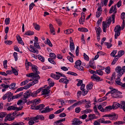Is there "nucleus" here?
<instances>
[{
  "mask_svg": "<svg viewBox=\"0 0 125 125\" xmlns=\"http://www.w3.org/2000/svg\"><path fill=\"white\" fill-rule=\"evenodd\" d=\"M6 94L8 101L10 102L11 101V97L13 95V94L11 93L10 92H8Z\"/></svg>",
  "mask_w": 125,
  "mask_h": 125,
  "instance_id": "nucleus-12",
  "label": "nucleus"
},
{
  "mask_svg": "<svg viewBox=\"0 0 125 125\" xmlns=\"http://www.w3.org/2000/svg\"><path fill=\"white\" fill-rule=\"evenodd\" d=\"M24 123L23 122H13L12 125H24Z\"/></svg>",
  "mask_w": 125,
  "mask_h": 125,
  "instance_id": "nucleus-45",
  "label": "nucleus"
},
{
  "mask_svg": "<svg viewBox=\"0 0 125 125\" xmlns=\"http://www.w3.org/2000/svg\"><path fill=\"white\" fill-rule=\"evenodd\" d=\"M34 46L38 49H40L41 48L39 44L37 42H34Z\"/></svg>",
  "mask_w": 125,
  "mask_h": 125,
  "instance_id": "nucleus-63",
  "label": "nucleus"
},
{
  "mask_svg": "<svg viewBox=\"0 0 125 125\" xmlns=\"http://www.w3.org/2000/svg\"><path fill=\"white\" fill-rule=\"evenodd\" d=\"M32 85L30 83L27 84L24 87H23V88L24 89H27Z\"/></svg>",
  "mask_w": 125,
  "mask_h": 125,
  "instance_id": "nucleus-39",
  "label": "nucleus"
},
{
  "mask_svg": "<svg viewBox=\"0 0 125 125\" xmlns=\"http://www.w3.org/2000/svg\"><path fill=\"white\" fill-rule=\"evenodd\" d=\"M33 77V78L37 79H39L40 78V77L38 74L37 72H35L34 73V75Z\"/></svg>",
  "mask_w": 125,
  "mask_h": 125,
  "instance_id": "nucleus-30",
  "label": "nucleus"
},
{
  "mask_svg": "<svg viewBox=\"0 0 125 125\" xmlns=\"http://www.w3.org/2000/svg\"><path fill=\"white\" fill-rule=\"evenodd\" d=\"M108 1V0H104V1L102 0V2L100 3L101 6H103L104 5L106 6Z\"/></svg>",
  "mask_w": 125,
  "mask_h": 125,
  "instance_id": "nucleus-29",
  "label": "nucleus"
},
{
  "mask_svg": "<svg viewBox=\"0 0 125 125\" xmlns=\"http://www.w3.org/2000/svg\"><path fill=\"white\" fill-rule=\"evenodd\" d=\"M7 114L5 112L0 113V121H2L3 118L5 117Z\"/></svg>",
  "mask_w": 125,
  "mask_h": 125,
  "instance_id": "nucleus-23",
  "label": "nucleus"
},
{
  "mask_svg": "<svg viewBox=\"0 0 125 125\" xmlns=\"http://www.w3.org/2000/svg\"><path fill=\"white\" fill-rule=\"evenodd\" d=\"M29 81V79H26L24 81H23L21 82V85L23 86V85H25Z\"/></svg>",
  "mask_w": 125,
  "mask_h": 125,
  "instance_id": "nucleus-44",
  "label": "nucleus"
},
{
  "mask_svg": "<svg viewBox=\"0 0 125 125\" xmlns=\"http://www.w3.org/2000/svg\"><path fill=\"white\" fill-rule=\"evenodd\" d=\"M104 44L105 45L107 46V47L108 48H110L112 46L110 43H109L108 42H105Z\"/></svg>",
  "mask_w": 125,
  "mask_h": 125,
  "instance_id": "nucleus-64",
  "label": "nucleus"
},
{
  "mask_svg": "<svg viewBox=\"0 0 125 125\" xmlns=\"http://www.w3.org/2000/svg\"><path fill=\"white\" fill-rule=\"evenodd\" d=\"M98 108L101 112H104V109L103 107L101 105H99L98 107Z\"/></svg>",
  "mask_w": 125,
  "mask_h": 125,
  "instance_id": "nucleus-53",
  "label": "nucleus"
},
{
  "mask_svg": "<svg viewBox=\"0 0 125 125\" xmlns=\"http://www.w3.org/2000/svg\"><path fill=\"white\" fill-rule=\"evenodd\" d=\"M10 20V18H6L5 21V24L6 25H8L9 24Z\"/></svg>",
  "mask_w": 125,
  "mask_h": 125,
  "instance_id": "nucleus-56",
  "label": "nucleus"
},
{
  "mask_svg": "<svg viewBox=\"0 0 125 125\" xmlns=\"http://www.w3.org/2000/svg\"><path fill=\"white\" fill-rule=\"evenodd\" d=\"M97 11L96 13V17H99L102 12V9L101 6H99L97 9Z\"/></svg>",
  "mask_w": 125,
  "mask_h": 125,
  "instance_id": "nucleus-9",
  "label": "nucleus"
},
{
  "mask_svg": "<svg viewBox=\"0 0 125 125\" xmlns=\"http://www.w3.org/2000/svg\"><path fill=\"white\" fill-rule=\"evenodd\" d=\"M67 73L68 74H70L75 76H77V74L76 73L73 72H71L70 71H69Z\"/></svg>",
  "mask_w": 125,
  "mask_h": 125,
  "instance_id": "nucleus-61",
  "label": "nucleus"
},
{
  "mask_svg": "<svg viewBox=\"0 0 125 125\" xmlns=\"http://www.w3.org/2000/svg\"><path fill=\"white\" fill-rule=\"evenodd\" d=\"M108 117L110 120H115L117 119L118 116H116L115 114L113 113L108 115H105L103 116V117Z\"/></svg>",
  "mask_w": 125,
  "mask_h": 125,
  "instance_id": "nucleus-2",
  "label": "nucleus"
},
{
  "mask_svg": "<svg viewBox=\"0 0 125 125\" xmlns=\"http://www.w3.org/2000/svg\"><path fill=\"white\" fill-rule=\"evenodd\" d=\"M95 29L96 31L97 34H100V33L102 32V31L100 27H95Z\"/></svg>",
  "mask_w": 125,
  "mask_h": 125,
  "instance_id": "nucleus-24",
  "label": "nucleus"
},
{
  "mask_svg": "<svg viewBox=\"0 0 125 125\" xmlns=\"http://www.w3.org/2000/svg\"><path fill=\"white\" fill-rule=\"evenodd\" d=\"M25 34L27 35H33L34 34V32L33 31H29L26 32Z\"/></svg>",
  "mask_w": 125,
  "mask_h": 125,
  "instance_id": "nucleus-43",
  "label": "nucleus"
},
{
  "mask_svg": "<svg viewBox=\"0 0 125 125\" xmlns=\"http://www.w3.org/2000/svg\"><path fill=\"white\" fill-rule=\"evenodd\" d=\"M64 109V108H62L61 109H60L56 111L54 113V114H58L62 112Z\"/></svg>",
  "mask_w": 125,
  "mask_h": 125,
  "instance_id": "nucleus-54",
  "label": "nucleus"
},
{
  "mask_svg": "<svg viewBox=\"0 0 125 125\" xmlns=\"http://www.w3.org/2000/svg\"><path fill=\"white\" fill-rule=\"evenodd\" d=\"M125 123V121H119L114 122V124L119 125L121 124H123Z\"/></svg>",
  "mask_w": 125,
  "mask_h": 125,
  "instance_id": "nucleus-41",
  "label": "nucleus"
},
{
  "mask_svg": "<svg viewBox=\"0 0 125 125\" xmlns=\"http://www.w3.org/2000/svg\"><path fill=\"white\" fill-rule=\"evenodd\" d=\"M69 81V80L66 78H62L59 80V82H63L65 83L66 84H67Z\"/></svg>",
  "mask_w": 125,
  "mask_h": 125,
  "instance_id": "nucleus-22",
  "label": "nucleus"
},
{
  "mask_svg": "<svg viewBox=\"0 0 125 125\" xmlns=\"http://www.w3.org/2000/svg\"><path fill=\"white\" fill-rule=\"evenodd\" d=\"M17 54V52H14L13 54V55L14 58L15 60V61H17L18 60Z\"/></svg>",
  "mask_w": 125,
  "mask_h": 125,
  "instance_id": "nucleus-50",
  "label": "nucleus"
},
{
  "mask_svg": "<svg viewBox=\"0 0 125 125\" xmlns=\"http://www.w3.org/2000/svg\"><path fill=\"white\" fill-rule=\"evenodd\" d=\"M81 63L82 62L80 60H77L75 62V65L74 66V67L80 71L83 70V67L81 66Z\"/></svg>",
  "mask_w": 125,
  "mask_h": 125,
  "instance_id": "nucleus-3",
  "label": "nucleus"
},
{
  "mask_svg": "<svg viewBox=\"0 0 125 125\" xmlns=\"http://www.w3.org/2000/svg\"><path fill=\"white\" fill-rule=\"evenodd\" d=\"M121 30V27L120 25H117L115 27L114 31L115 32V39H117V36L120 35V31Z\"/></svg>",
  "mask_w": 125,
  "mask_h": 125,
  "instance_id": "nucleus-1",
  "label": "nucleus"
},
{
  "mask_svg": "<svg viewBox=\"0 0 125 125\" xmlns=\"http://www.w3.org/2000/svg\"><path fill=\"white\" fill-rule=\"evenodd\" d=\"M70 50H73L74 48V45L73 42H70Z\"/></svg>",
  "mask_w": 125,
  "mask_h": 125,
  "instance_id": "nucleus-37",
  "label": "nucleus"
},
{
  "mask_svg": "<svg viewBox=\"0 0 125 125\" xmlns=\"http://www.w3.org/2000/svg\"><path fill=\"white\" fill-rule=\"evenodd\" d=\"M42 95H44L43 97L44 98L46 97V96H48L49 95L48 94L50 93V90L47 91L46 90V88H44L42 89Z\"/></svg>",
  "mask_w": 125,
  "mask_h": 125,
  "instance_id": "nucleus-8",
  "label": "nucleus"
},
{
  "mask_svg": "<svg viewBox=\"0 0 125 125\" xmlns=\"http://www.w3.org/2000/svg\"><path fill=\"white\" fill-rule=\"evenodd\" d=\"M79 31L83 32H87L88 31V30L86 28H80L78 29Z\"/></svg>",
  "mask_w": 125,
  "mask_h": 125,
  "instance_id": "nucleus-27",
  "label": "nucleus"
},
{
  "mask_svg": "<svg viewBox=\"0 0 125 125\" xmlns=\"http://www.w3.org/2000/svg\"><path fill=\"white\" fill-rule=\"evenodd\" d=\"M124 51L123 50L119 51L118 52L117 55H116L115 57H118L119 58L124 54Z\"/></svg>",
  "mask_w": 125,
  "mask_h": 125,
  "instance_id": "nucleus-21",
  "label": "nucleus"
},
{
  "mask_svg": "<svg viewBox=\"0 0 125 125\" xmlns=\"http://www.w3.org/2000/svg\"><path fill=\"white\" fill-rule=\"evenodd\" d=\"M117 52V50H114L110 54V55L111 56L113 57H115V55L116 53Z\"/></svg>",
  "mask_w": 125,
  "mask_h": 125,
  "instance_id": "nucleus-38",
  "label": "nucleus"
},
{
  "mask_svg": "<svg viewBox=\"0 0 125 125\" xmlns=\"http://www.w3.org/2000/svg\"><path fill=\"white\" fill-rule=\"evenodd\" d=\"M16 107L13 106H11L8 107L7 108L8 110H15Z\"/></svg>",
  "mask_w": 125,
  "mask_h": 125,
  "instance_id": "nucleus-49",
  "label": "nucleus"
},
{
  "mask_svg": "<svg viewBox=\"0 0 125 125\" xmlns=\"http://www.w3.org/2000/svg\"><path fill=\"white\" fill-rule=\"evenodd\" d=\"M38 79H34V81L31 83L32 85L38 83Z\"/></svg>",
  "mask_w": 125,
  "mask_h": 125,
  "instance_id": "nucleus-57",
  "label": "nucleus"
},
{
  "mask_svg": "<svg viewBox=\"0 0 125 125\" xmlns=\"http://www.w3.org/2000/svg\"><path fill=\"white\" fill-rule=\"evenodd\" d=\"M112 109V106L109 105L108 106H106L104 108V112H106L110 110H111Z\"/></svg>",
  "mask_w": 125,
  "mask_h": 125,
  "instance_id": "nucleus-31",
  "label": "nucleus"
},
{
  "mask_svg": "<svg viewBox=\"0 0 125 125\" xmlns=\"http://www.w3.org/2000/svg\"><path fill=\"white\" fill-rule=\"evenodd\" d=\"M72 124L74 125H77L80 124L82 123V122L80 121L79 119L75 118L72 120Z\"/></svg>",
  "mask_w": 125,
  "mask_h": 125,
  "instance_id": "nucleus-7",
  "label": "nucleus"
},
{
  "mask_svg": "<svg viewBox=\"0 0 125 125\" xmlns=\"http://www.w3.org/2000/svg\"><path fill=\"white\" fill-rule=\"evenodd\" d=\"M93 83H90L88 84L86 86L87 90H89L91 89L93 87Z\"/></svg>",
  "mask_w": 125,
  "mask_h": 125,
  "instance_id": "nucleus-26",
  "label": "nucleus"
},
{
  "mask_svg": "<svg viewBox=\"0 0 125 125\" xmlns=\"http://www.w3.org/2000/svg\"><path fill=\"white\" fill-rule=\"evenodd\" d=\"M16 84L14 83H12L9 85V88L10 89H14V87L15 86Z\"/></svg>",
  "mask_w": 125,
  "mask_h": 125,
  "instance_id": "nucleus-59",
  "label": "nucleus"
},
{
  "mask_svg": "<svg viewBox=\"0 0 125 125\" xmlns=\"http://www.w3.org/2000/svg\"><path fill=\"white\" fill-rule=\"evenodd\" d=\"M73 30L72 29H68L66 30L65 31H64V33L67 34H69L73 32Z\"/></svg>",
  "mask_w": 125,
  "mask_h": 125,
  "instance_id": "nucleus-33",
  "label": "nucleus"
},
{
  "mask_svg": "<svg viewBox=\"0 0 125 125\" xmlns=\"http://www.w3.org/2000/svg\"><path fill=\"white\" fill-rule=\"evenodd\" d=\"M121 75H117V78L115 81V82L117 84L123 87H125V83H123L120 82L121 79L120 78L121 77Z\"/></svg>",
  "mask_w": 125,
  "mask_h": 125,
  "instance_id": "nucleus-4",
  "label": "nucleus"
},
{
  "mask_svg": "<svg viewBox=\"0 0 125 125\" xmlns=\"http://www.w3.org/2000/svg\"><path fill=\"white\" fill-rule=\"evenodd\" d=\"M33 25L35 29L39 31L40 29V26L39 25L35 23H33Z\"/></svg>",
  "mask_w": 125,
  "mask_h": 125,
  "instance_id": "nucleus-25",
  "label": "nucleus"
},
{
  "mask_svg": "<svg viewBox=\"0 0 125 125\" xmlns=\"http://www.w3.org/2000/svg\"><path fill=\"white\" fill-rule=\"evenodd\" d=\"M109 88L110 89H112L111 91L108 92L105 95L106 96L108 94L110 93L111 94H113L116 92H118V91L117 90L115 89H113L112 87H110Z\"/></svg>",
  "mask_w": 125,
  "mask_h": 125,
  "instance_id": "nucleus-11",
  "label": "nucleus"
},
{
  "mask_svg": "<svg viewBox=\"0 0 125 125\" xmlns=\"http://www.w3.org/2000/svg\"><path fill=\"white\" fill-rule=\"evenodd\" d=\"M120 104H119L117 102H114L112 106V109H116L119 107H120Z\"/></svg>",
  "mask_w": 125,
  "mask_h": 125,
  "instance_id": "nucleus-13",
  "label": "nucleus"
},
{
  "mask_svg": "<svg viewBox=\"0 0 125 125\" xmlns=\"http://www.w3.org/2000/svg\"><path fill=\"white\" fill-rule=\"evenodd\" d=\"M91 78L93 80H95L98 81L103 80L102 79H100V78L99 76L95 74H94L93 75L91 76Z\"/></svg>",
  "mask_w": 125,
  "mask_h": 125,
  "instance_id": "nucleus-10",
  "label": "nucleus"
},
{
  "mask_svg": "<svg viewBox=\"0 0 125 125\" xmlns=\"http://www.w3.org/2000/svg\"><path fill=\"white\" fill-rule=\"evenodd\" d=\"M0 86L6 89L9 87V85H6L4 83L1 84Z\"/></svg>",
  "mask_w": 125,
  "mask_h": 125,
  "instance_id": "nucleus-55",
  "label": "nucleus"
},
{
  "mask_svg": "<svg viewBox=\"0 0 125 125\" xmlns=\"http://www.w3.org/2000/svg\"><path fill=\"white\" fill-rule=\"evenodd\" d=\"M38 59L39 60L42 62H44V58L43 57L40 55H38Z\"/></svg>",
  "mask_w": 125,
  "mask_h": 125,
  "instance_id": "nucleus-36",
  "label": "nucleus"
},
{
  "mask_svg": "<svg viewBox=\"0 0 125 125\" xmlns=\"http://www.w3.org/2000/svg\"><path fill=\"white\" fill-rule=\"evenodd\" d=\"M12 68V70L13 72V73L16 75H17L18 74V70H16L14 68H13L12 67H11Z\"/></svg>",
  "mask_w": 125,
  "mask_h": 125,
  "instance_id": "nucleus-35",
  "label": "nucleus"
},
{
  "mask_svg": "<svg viewBox=\"0 0 125 125\" xmlns=\"http://www.w3.org/2000/svg\"><path fill=\"white\" fill-rule=\"evenodd\" d=\"M29 50L30 51L32 52L33 53H37L38 54V51L37 50H36V49H35L34 48H33L31 50H30L29 49Z\"/></svg>",
  "mask_w": 125,
  "mask_h": 125,
  "instance_id": "nucleus-52",
  "label": "nucleus"
},
{
  "mask_svg": "<svg viewBox=\"0 0 125 125\" xmlns=\"http://www.w3.org/2000/svg\"><path fill=\"white\" fill-rule=\"evenodd\" d=\"M121 102L120 108L122 109L125 112V101H121Z\"/></svg>",
  "mask_w": 125,
  "mask_h": 125,
  "instance_id": "nucleus-20",
  "label": "nucleus"
},
{
  "mask_svg": "<svg viewBox=\"0 0 125 125\" xmlns=\"http://www.w3.org/2000/svg\"><path fill=\"white\" fill-rule=\"evenodd\" d=\"M118 92H116L115 93L111 94L112 96L114 98H117L119 97V95L118 94Z\"/></svg>",
  "mask_w": 125,
  "mask_h": 125,
  "instance_id": "nucleus-32",
  "label": "nucleus"
},
{
  "mask_svg": "<svg viewBox=\"0 0 125 125\" xmlns=\"http://www.w3.org/2000/svg\"><path fill=\"white\" fill-rule=\"evenodd\" d=\"M56 73L57 75H55L53 73H52L51 74V76L52 78L56 80H58L60 78V76H62V74L58 72H56Z\"/></svg>",
  "mask_w": 125,
  "mask_h": 125,
  "instance_id": "nucleus-5",
  "label": "nucleus"
},
{
  "mask_svg": "<svg viewBox=\"0 0 125 125\" xmlns=\"http://www.w3.org/2000/svg\"><path fill=\"white\" fill-rule=\"evenodd\" d=\"M93 62L90 61L89 62V64L90 66L93 69H95L96 68V66L93 64Z\"/></svg>",
  "mask_w": 125,
  "mask_h": 125,
  "instance_id": "nucleus-42",
  "label": "nucleus"
},
{
  "mask_svg": "<svg viewBox=\"0 0 125 125\" xmlns=\"http://www.w3.org/2000/svg\"><path fill=\"white\" fill-rule=\"evenodd\" d=\"M11 114H10L7 115L5 117V119L7 120L10 121L14 119V117L11 116Z\"/></svg>",
  "mask_w": 125,
  "mask_h": 125,
  "instance_id": "nucleus-16",
  "label": "nucleus"
},
{
  "mask_svg": "<svg viewBox=\"0 0 125 125\" xmlns=\"http://www.w3.org/2000/svg\"><path fill=\"white\" fill-rule=\"evenodd\" d=\"M37 66L35 65H33L31 67V69L33 72H37Z\"/></svg>",
  "mask_w": 125,
  "mask_h": 125,
  "instance_id": "nucleus-34",
  "label": "nucleus"
},
{
  "mask_svg": "<svg viewBox=\"0 0 125 125\" xmlns=\"http://www.w3.org/2000/svg\"><path fill=\"white\" fill-rule=\"evenodd\" d=\"M40 100L39 99L38 100L35 99L34 100V102H35V103L32 104L31 105V107H35L36 105L40 103Z\"/></svg>",
  "mask_w": 125,
  "mask_h": 125,
  "instance_id": "nucleus-19",
  "label": "nucleus"
},
{
  "mask_svg": "<svg viewBox=\"0 0 125 125\" xmlns=\"http://www.w3.org/2000/svg\"><path fill=\"white\" fill-rule=\"evenodd\" d=\"M105 120V119L104 118H102L99 119L97 120L99 122V123H104V120Z\"/></svg>",
  "mask_w": 125,
  "mask_h": 125,
  "instance_id": "nucleus-46",
  "label": "nucleus"
},
{
  "mask_svg": "<svg viewBox=\"0 0 125 125\" xmlns=\"http://www.w3.org/2000/svg\"><path fill=\"white\" fill-rule=\"evenodd\" d=\"M44 105L43 104H39L36 107V108H32V109H35L36 110L40 109L41 110L44 107Z\"/></svg>",
  "mask_w": 125,
  "mask_h": 125,
  "instance_id": "nucleus-18",
  "label": "nucleus"
},
{
  "mask_svg": "<svg viewBox=\"0 0 125 125\" xmlns=\"http://www.w3.org/2000/svg\"><path fill=\"white\" fill-rule=\"evenodd\" d=\"M83 57L84 59L87 61H88L89 60V57L86 53H83Z\"/></svg>",
  "mask_w": 125,
  "mask_h": 125,
  "instance_id": "nucleus-60",
  "label": "nucleus"
},
{
  "mask_svg": "<svg viewBox=\"0 0 125 125\" xmlns=\"http://www.w3.org/2000/svg\"><path fill=\"white\" fill-rule=\"evenodd\" d=\"M49 27L51 33H52L53 35H55V30L52 24L50 23L49 24Z\"/></svg>",
  "mask_w": 125,
  "mask_h": 125,
  "instance_id": "nucleus-14",
  "label": "nucleus"
},
{
  "mask_svg": "<svg viewBox=\"0 0 125 125\" xmlns=\"http://www.w3.org/2000/svg\"><path fill=\"white\" fill-rule=\"evenodd\" d=\"M31 94V91H27L24 94V98L26 99L28 98L30 96Z\"/></svg>",
  "mask_w": 125,
  "mask_h": 125,
  "instance_id": "nucleus-17",
  "label": "nucleus"
},
{
  "mask_svg": "<svg viewBox=\"0 0 125 125\" xmlns=\"http://www.w3.org/2000/svg\"><path fill=\"white\" fill-rule=\"evenodd\" d=\"M88 117L89 118V120L91 121L92 120L97 119L98 117L96 116L94 114H93L89 115Z\"/></svg>",
  "mask_w": 125,
  "mask_h": 125,
  "instance_id": "nucleus-15",
  "label": "nucleus"
},
{
  "mask_svg": "<svg viewBox=\"0 0 125 125\" xmlns=\"http://www.w3.org/2000/svg\"><path fill=\"white\" fill-rule=\"evenodd\" d=\"M38 116H39L37 115L35 117H31V119L34 121L35 123H37L39 122V121L38 120L39 119Z\"/></svg>",
  "mask_w": 125,
  "mask_h": 125,
  "instance_id": "nucleus-28",
  "label": "nucleus"
},
{
  "mask_svg": "<svg viewBox=\"0 0 125 125\" xmlns=\"http://www.w3.org/2000/svg\"><path fill=\"white\" fill-rule=\"evenodd\" d=\"M50 57L52 58L51 59H55L56 58V55L53 53H50Z\"/></svg>",
  "mask_w": 125,
  "mask_h": 125,
  "instance_id": "nucleus-40",
  "label": "nucleus"
},
{
  "mask_svg": "<svg viewBox=\"0 0 125 125\" xmlns=\"http://www.w3.org/2000/svg\"><path fill=\"white\" fill-rule=\"evenodd\" d=\"M48 61L50 63H52L54 64H56L55 62H54V61L53 59H51V58H49L48 59Z\"/></svg>",
  "mask_w": 125,
  "mask_h": 125,
  "instance_id": "nucleus-62",
  "label": "nucleus"
},
{
  "mask_svg": "<svg viewBox=\"0 0 125 125\" xmlns=\"http://www.w3.org/2000/svg\"><path fill=\"white\" fill-rule=\"evenodd\" d=\"M96 73L100 75H102L103 74V72L101 70H96Z\"/></svg>",
  "mask_w": 125,
  "mask_h": 125,
  "instance_id": "nucleus-51",
  "label": "nucleus"
},
{
  "mask_svg": "<svg viewBox=\"0 0 125 125\" xmlns=\"http://www.w3.org/2000/svg\"><path fill=\"white\" fill-rule=\"evenodd\" d=\"M122 68L119 66H117L115 69V71L118 73L117 75L122 76L124 73L123 71Z\"/></svg>",
  "mask_w": 125,
  "mask_h": 125,
  "instance_id": "nucleus-6",
  "label": "nucleus"
},
{
  "mask_svg": "<svg viewBox=\"0 0 125 125\" xmlns=\"http://www.w3.org/2000/svg\"><path fill=\"white\" fill-rule=\"evenodd\" d=\"M105 72L107 74H109L110 72V67H107L105 68Z\"/></svg>",
  "mask_w": 125,
  "mask_h": 125,
  "instance_id": "nucleus-58",
  "label": "nucleus"
},
{
  "mask_svg": "<svg viewBox=\"0 0 125 125\" xmlns=\"http://www.w3.org/2000/svg\"><path fill=\"white\" fill-rule=\"evenodd\" d=\"M118 59L119 58H118V57H115L113 61H112L111 63L112 64V65H114L115 64V63L118 60Z\"/></svg>",
  "mask_w": 125,
  "mask_h": 125,
  "instance_id": "nucleus-48",
  "label": "nucleus"
},
{
  "mask_svg": "<svg viewBox=\"0 0 125 125\" xmlns=\"http://www.w3.org/2000/svg\"><path fill=\"white\" fill-rule=\"evenodd\" d=\"M47 43L46 44H48L49 46L52 47V45L51 43V41L48 38H47L46 40Z\"/></svg>",
  "mask_w": 125,
  "mask_h": 125,
  "instance_id": "nucleus-47",
  "label": "nucleus"
}]
</instances>
